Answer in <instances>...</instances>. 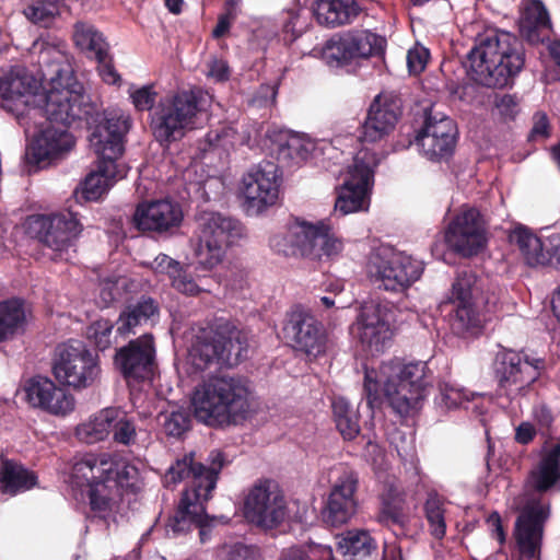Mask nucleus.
<instances>
[{
  "label": "nucleus",
  "instance_id": "obj_6",
  "mask_svg": "<svg viewBox=\"0 0 560 560\" xmlns=\"http://www.w3.org/2000/svg\"><path fill=\"white\" fill-rule=\"evenodd\" d=\"M417 363L395 358L383 362L378 373L365 370L363 394L371 409L387 404L400 417H407L420 400V376Z\"/></svg>",
  "mask_w": 560,
  "mask_h": 560
},
{
  "label": "nucleus",
  "instance_id": "obj_47",
  "mask_svg": "<svg viewBox=\"0 0 560 560\" xmlns=\"http://www.w3.org/2000/svg\"><path fill=\"white\" fill-rule=\"evenodd\" d=\"M164 433L174 439H182L192 424V416L189 409L178 408L160 415Z\"/></svg>",
  "mask_w": 560,
  "mask_h": 560
},
{
  "label": "nucleus",
  "instance_id": "obj_41",
  "mask_svg": "<svg viewBox=\"0 0 560 560\" xmlns=\"http://www.w3.org/2000/svg\"><path fill=\"white\" fill-rule=\"evenodd\" d=\"M72 39L77 47L94 58H103L108 44L103 34L91 23L78 21L73 25Z\"/></svg>",
  "mask_w": 560,
  "mask_h": 560
},
{
  "label": "nucleus",
  "instance_id": "obj_31",
  "mask_svg": "<svg viewBox=\"0 0 560 560\" xmlns=\"http://www.w3.org/2000/svg\"><path fill=\"white\" fill-rule=\"evenodd\" d=\"M386 40L370 31L348 34L327 45L328 58L339 66L348 65L359 58L381 56L385 51Z\"/></svg>",
  "mask_w": 560,
  "mask_h": 560
},
{
  "label": "nucleus",
  "instance_id": "obj_40",
  "mask_svg": "<svg viewBox=\"0 0 560 560\" xmlns=\"http://www.w3.org/2000/svg\"><path fill=\"white\" fill-rule=\"evenodd\" d=\"M510 242L518 247L527 265L538 266L548 261L541 240L528 229L515 228L510 234Z\"/></svg>",
  "mask_w": 560,
  "mask_h": 560
},
{
  "label": "nucleus",
  "instance_id": "obj_60",
  "mask_svg": "<svg viewBox=\"0 0 560 560\" xmlns=\"http://www.w3.org/2000/svg\"><path fill=\"white\" fill-rule=\"evenodd\" d=\"M442 85H443V80H442L441 75L428 77L425 79V82L424 83L422 82V90H428V91L432 92L431 97L428 100V102L430 103L429 108L434 109V105L436 104L439 96L441 94L440 88Z\"/></svg>",
  "mask_w": 560,
  "mask_h": 560
},
{
  "label": "nucleus",
  "instance_id": "obj_10",
  "mask_svg": "<svg viewBox=\"0 0 560 560\" xmlns=\"http://www.w3.org/2000/svg\"><path fill=\"white\" fill-rule=\"evenodd\" d=\"M270 248L285 257H307L322 259L338 256L343 243L336 237L324 222L312 224L306 221H295L285 231L272 235L269 240Z\"/></svg>",
  "mask_w": 560,
  "mask_h": 560
},
{
  "label": "nucleus",
  "instance_id": "obj_22",
  "mask_svg": "<svg viewBox=\"0 0 560 560\" xmlns=\"http://www.w3.org/2000/svg\"><path fill=\"white\" fill-rule=\"evenodd\" d=\"M402 114V100L396 91H382L371 102L360 139L374 143L387 137Z\"/></svg>",
  "mask_w": 560,
  "mask_h": 560
},
{
  "label": "nucleus",
  "instance_id": "obj_38",
  "mask_svg": "<svg viewBox=\"0 0 560 560\" xmlns=\"http://www.w3.org/2000/svg\"><path fill=\"white\" fill-rule=\"evenodd\" d=\"M36 89V81L28 75L23 67L2 70L0 74V96L5 101H14Z\"/></svg>",
  "mask_w": 560,
  "mask_h": 560
},
{
  "label": "nucleus",
  "instance_id": "obj_53",
  "mask_svg": "<svg viewBox=\"0 0 560 560\" xmlns=\"http://www.w3.org/2000/svg\"><path fill=\"white\" fill-rule=\"evenodd\" d=\"M435 400L443 410H450L462 406L465 400H468V397L463 389L450 384H442L439 387V396L435 397Z\"/></svg>",
  "mask_w": 560,
  "mask_h": 560
},
{
  "label": "nucleus",
  "instance_id": "obj_13",
  "mask_svg": "<svg viewBox=\"0 0 560 560\" xmlns=\"http://www.w3.org/2000/svg\"><path fill=\"white\" fill-rule=\"evenodd\" d=\"M366 271L373 284L390 292H405L418 279L409 257L388 247L371 253Z\"/></svg>",
  "mask_w": 560,
  "mask_h": 560
},
{
  "label": "nucleus",
  "instance_id": "obj_5",
  "mask_svg": "<svg viewBox=\"0 0 560 560\" xmlns=\"http://www.w3.org/2000/svg\"><path fill=\"white\" fill-rule=\"evenodd\" d=\"M197 421L223 428L245 420L250 409L247 382L238 376H212L198 384L191 395Z\"/></svg>",
  "mask_w": 560,
  "mask_h": 560
},
{
  "label": "nucleus",
  "instance_id": "obj_48",
  "mask_svg": "<svg viewBox=\"0 0 560 560\" xmlns=\"http://www.w3.org/2000/svg\"><path fill=\"white\" fill-rule=\"evenodd\" d=\"M481 325V319L474 310L471 302H458V305L451 318L452 330L459 336L468 332H476Z\"/></svg>",
  "mask_w": 560,
  "mask_h": 560
},
{
  "label": "nucleus",
  "instance_id": "obj_35",
  "mask_svg": "<svg viewBox=\"0 0 560 560\" xmlns=\"http://www.w3.org/2000/svg\"><path fill=\"white\" fill-rule=\"evenodd\" d=\"M361 11L357 0H319L315 15L320 25L335 28L351 24Z\"/></svg>",
  "mask_w": 560,
  "mask_h": 560
},
{
  "label": "nucleus",
  "instance_id": "obj_63",
  "mask_svg": "<svg viewBox=\"0 0 560 560\" xmlns=\"http://www.w3.org/2000/svg\"><path fill=\"white\" fill-rule=\"evenodd\" d=\"M100 296L105 305H109L118 298V289L114 281H104L101 285Z\"/></svg>",
  "mask_w": 560,
  "mask_h": 560
},
{
  "label": "nucleus",
  "instance_id": "obj_29",
  "mask_svg": "<svg viewBox=\"0 0 560 560\" xmlns=\"http://www.w3.org/2000/svg\"><path fill=\"white\" fill-rule=\"evenodd\" d=\"M25 395L32 407L54 416H67L75 406V399L70 393L58 387L50 378L39 375L28 380Z\"/></svg>",
  "mask_w": 560,
  "mask_h": 560
},
{
  "label": "nucleus",
  "instance_id": "obj_9",
  "mask_svg": "<svg viewBox=\"0 0 560 560\" xmlns=\"http://www.w3.org/2000/svg\"><path fill=\"white\" fill-rule=\"evenodd\" d=\"M246 352L247 342L241 330L228 320H218L196 335L190 358L197 370L205 371L212 365H237Z\"/></svg>",
  "mask_w": 560,
  "mask_h": 560
},
{
  "label": "nucleus",
  "instance_id": "obj_36",
  "mask_svg": "<svg viewBox=\"0 0 560 560\" xmlns=\"http://www.w3.org/2000/svg\"><path fill=\"white\" fill-rule=\"evenodd\" d=\"M37 475L20 463L2 459L0 465V491L3 494L16 495L37 486Z\"/></svg>",
  "mask_w": 560,
  "mask_h": 560
},
{
  "label": "nucleus",
  "instance_id": "obj_8",
  "mask_svg": "<svg viewBox=\"0 0 560 560\" xmlns=\"http://www.w3.org/2000/svg\"><path fill=\"white\" fill-rule=\"evenodd\" d=\"M207 95L200 89L179 91L160 100L155 106L151 129L162 147L180 140L186 129L192 128L197 115L205 110Z\"/></svg>",
  "mask_w": 560,
  "mask_h": 560
},
{
  "label": "nucleus",
  "instance_id": "obj_43",
  "mask_svg": "<svg viewBox=\"0 0 560 560\" xmlns=\"http://www.w3.org/2000/svg\"><path fill=\"white\" fill-rule=\"evenodd\" d=\"M112 415L110 408L101 410L94 418L77 427V438L86 444L105 440L110 433Z\"/></svg>",
  "mask_w": 560,
  "mask_h": 560
},
{
  "label": "nucleus",
  "instance_id": "obj_50",
  "mask_svg": "<svg viewBox=\"0 0 560 560\" xmlns=\"http://www.w3.org/2000/svg\"><path fill=\"white\" fill-rule=\"evenodd\" d=\"M444 501L436 494L430 493L425 502V517L429 532L435 539H442L446 532L444 517Z\"/></svg>",
  "mask_w": 560,
  "mask_h": 560
},
{
  "label": "nucleus",
  "instance_id": "obj_37",
  "mask_svg": "<svg viewBox=\"0 0 560 560\" xmlns=\"http://www.w3.org/2000/svg\"><path fill=\"white\" fill-rule=\"evenodd\" d=\"M65 0H26L22 13L34 25L51 28L61 16Z\"/></svg>",
  "mask_w": 560,
  "mask_h": 560
},
{
  "label": "nucleus",
  "instance_id": "obj_15",
  "mask_svg": "<svg viewBox=\"0 0 560 560\" xmlns=\"http://www.w3.org/2000/svg\"><path fill=\"white\" fill-rule=\"evenodd\" d=\"M331 489L323 511L324 521L337 527L348 523L357 513L359 474L351 466L339 463L331 469Z\"/></svg>",
  "mask_w": 560,
  "mask_h": 560
},
{
  "label": "nucleus",
  "instance_id": "obj_3",
  "mask_svg": "<svg viewBox=\"0 0 560 560\" xmlns=\"http://www.w3.org/2000/svg\"><path fill=\"white\" fill-rule=\"evenodd\" d=\"M560 481V443L547 451L539 465L533 469L526 482V492L515 503L521 510L515 523L514 536L520 552L528 558H538L544 535V524L549 509L535 493H542Z\"/></svg>",
  "mask_w": 560,
  "mask_h": 560
},
{
  "label": "nucleus",
  "instance_id": "obj_20",
  "mask_svg": "<svg viewBox=\"0 0 560 560\" xmlns=\"http://www.w3.org/2000/svg\"><path fill=\"white\" fill-rule=\"evenodd\" d=\"M445 242L462 257L478 255L487 244L486 224L479 210L466 208L456 214L448 224Z\"/></svg>",
  "mask_w": 560,
  "mask_h": 560
},
{
  "label": "nucleus",
  "instance_id": "obj_58",
  "mask_svg": "<svg viewBox=\"0 0 560 560\" xmlns=\"http://www.w3.org/2000/svg\"><path fill=\"white\" fill-rule=\"evenodd\" d=\"M225 560H260L258 548L243 544L234 545Z\"/></svg>",
  "mask_w": 560,
  "mask_h": 560
},
{
  "label": "nucleus",
  "instance_id": "obj_61",
  "mask_svg": "<svg viewBox=\"0 0 560 560\" xmlns=\"http://www.w3.org/2000/svg\"><path fill=\"white\" fill-rule=\"evenodd\" d=\"M236 15H230L228 12L224 11V13L220 14L218 18V23L212 31V35L215 38H220L224 36L230 27L233 21L236 19Z\"/></svg>",
  "mask_w": 560,
  "mask_h": 560
},
{
  "label": "nucleus",
  "instance_id": "obj_49",
  "mask_svg": "<svg viewBox=\"0 0 560 560\" xmlns=\"http://www.w3.org/2000/svg\"><path fill=\"white\" fill-rule=\"evenodd\" d=\"M272 151L276 152L277 161L284 165L303 160L306 154V149L301 139L288 133L279 135V140Z\"/></svg>",
  "mask_w": 560,
  "mask_h": 560
},
{
  "label": "nucleus",
  "instance_id": "obj_4",
  "mask_svg": "<svg viewBox=\"0 0 560 560\" xmlns=\"http://www.w3.org/2000/svg\"><path fill=\"white\" fill-rule=\"evenodd\" d=\"M471 79L487 88H504L520 73L525 55L518 38L508 32L489 28L478 34L468 54Z\"/></svg>",
  "mask_w": 560,
  "mask_h": 560
},
{
  "label": "nucleus",
  "instance_id": "obj_30",
  "mask_svg": "<svg viewBox=\"0 0 560 560\" xmlns=\"http://www.w3.org/2000/svg\"><path fill=\"white\" fill-rule=\"evenodd\" d=\"M132 221L139 231L162 234L180 225L183 211L179 203L170 199L153 200L138 205Z\"/></svg>",
  "mask_w": 560,
  "mask_h": 560
},
{
  "label": "nucleus",
  "instance_id": "obj_51",
  "mask_svg": "<svg viewBox=\"0 0 560 560\" xmlns=\"http://www.w3.org/2000/svg\"><path fill=\"white\" fill-rule=\"evenodd\" d=\"M116 326L107 318H100L92 322L85 331L88 340L100 351L107 350L114 343L113 329Z\"/></svg>",
  "mask_w": 560,
  "mask_h": 560
},
{
  "label": "nucleus",
  "instance_id": "obj_27",
  "mask_svg": "<svg viewBox=\"0 0 560 560\" xmlns=\"http://www.w3.org/2000/svg\"><path fill=\"white\" fill-rule=\"evenodd\" d=\"M74 145L73 136L65 127L52 124L36 135L26 147L27 164L38 168L48 166L54 160L69 152Z\"/></svg>",
  "mask_w": 560,
  "mask_h": 560
},
{
  "label": "nucleus",
  "instance_id": "obj_14",
  "mask_svg": "<svg viewBox=\"0 0 560 560\" xmlns=\"http://www.w3.org/2000/svg\"><path fill=\"white\" fill-rule=\"evenodd\" d=\"M378 165L375 152L360 150L349 166L347 175L340 187L335 207L342 214L362 210L369 191L374 182V171Z\"/></svg>",
  "mask_w": 560,
  "mask_h": 560
},
{
  "label": "nucleus",
  "instance_id": "obj_25",
  "mask_svg": "<svg viewBox=\"0 0 560 560\" xmlns=\"http://www.w3.org/2000/svg\"><path fill=\"white\" fill-rule=\"evenodd\" d=\"M422 150L432 160L450 156L456 144L457 127L453 119L433 108H424Z\"/></svg>",
  "mask_w": 560,
  "mask_h": 560
},
{
  "label": "nucleus",
  "instance_id": "obj_62",
  "mask_svg": "<svg viewBox=\"0 0 560 560\" xmlns=\"http://www.w3.org/2000/svg\"><path fill=\"white\" fill-rule=\"evenodd\" d=\"M549 122L546 114L537 113L534 116V126L532 129V137L545 138L548 136Z\"/></svg>",
  "mask_w": 560,
  "mask_h": 560
},
{
  "label": "nucleus",
  "instance_id": "obj_46",
  "mask_svg": "<svg viewBox=\"0 0 560 560\" xmlns=\"http://www.w3.org/2000/svg\"><path fill=\"white\" fill-rule=\"evenodd\" d=\"M113 419L110 420V433L113 441L117 444L129 446L137 440V429L133 419L129 418L119 408H110Z\"/></svg>",
  "mask_w": 560,
  "mask_h": 560
},
{
  "label": "nucleus",
  "instance_id": "obj_33",
  "mask_svg": "<svg viewBox=\"0 0 560 560\" xmlns=\"http://www.w3.org/2000/svg\"><path fill=\"white\" fill-rule=\"evenodd\" d=\"M127 166L124 163H114L97 160L96 167L92 170L75 191L78 200H98L118 179L127 175Z\"/></svg>",
  "mask_w": 560,
  "mask_h": 560
},
{
  "label": "nucleus",
  "instance_id": "obj_12",
  "mask_svg": "<svg viewBox=\"0 0 560 560\" xmlns=\"http://www.w3.org/2000/svg\"><path fill=\"white\" fill-rule=\"evenodd\" d=\"M100 372L97 354L83 341L71 339L56 348L52 374L60 384L84 389L93 385Z\"/></svg>",
  "mask_w": 560,
  "mask_h": 560
},
{
  "label": "nucleus",
  "instance_id": "obj_55",
  "mask_svg": "<svg viewBox=\"0 0 560 560\" xmlns=\"http://www.w3.org/2000/svg\"><path fill=\"white\" fill-rule=\"evenodd\" d=\"M156 92L151 85L142 86L131 94L132 103L138 110H150L155 103Z\"/></svg>",
  "mask_w": 560,
  "mask_h": 560
},
{
  "label": "nucleus",
  "instance_id": "obj_59",
  "mask_svg": "<svg viewBox=\"0 0 560 560\" xmlns=\"http://www.w3.org/2000/svg\"><path fill=\"white\" fill-rule=\"evenodd\" d=\"M209 78H212L217 82H225L230 79L231 70L228 61L223 59L213 58L208 62Z\"/></svg>",
  "mask_w": 560,
  "mask_h": 560
},
{
  "label": "nucleus",
  "instance_id": "obj_1",
  "mask_svg": "<svg viewBox=\"0 0 560 560\" xmlns=\"http://www.w3.org/2000/svg\"><path fill=\"white\" fill-rule=\"evenodd\" d=\"M207 465L197 462L195 454H185L177 459L166 471L167 482L177 483L187 480L182 498L170 517L167 527L174 534H186L192 528H199L201 541L206 540L212 518L207 514V502L212 498L219 475L228 464L225 455L219 450L210 452Z\"/></svg>",
  "mask_w": 560,
  "mask_h": 560
},
{
  "label": "nucleus",
  "instance_id": "obj_54",
  "mask_svg": "<svg viewBox=\"0 0 560 560\" xmlns=\"http://www.w3.org/2000/svg\"><path fill=\"white\" fill-rule=\"evenodd\" d=\"M172 287L178 292L195 295L199 292V287L196 281L184 270L180 266L178 272L171 278Z\"/></svg>",
  "mask_w": 560,
  "mask_h": 560
},
{
  "label": "nucleus",
  "instance_id": "obj_56",
  "mask_svg": "<svg viewBox=\"0 0 560 560\" xmlns=\"http://www.w3.org/2000/svg\"><path fill=\"white\" fill-rule=\"evenodd\" d=\"M152 268L156 273H165L171 279L180 269V264L165 254H159L152 262Z\"/></svg>",
  "mask_w": 560,
  "mask_h": 560
},
{
  "label": "nucleus",
  "instance_id": "obj_57",
  "mask_svg": "<svg viewBox=\"0 0 560 560\" xmlns=\"http://www.w3.org/2000/svg\"><path fill=\"white\" fill-rule=\"evenodd\" d=\"M98 63V71L104 82L107 84H115L120 80V75L112 63V58L108 55V50L104 52V57L95 58Z\"/></svg>",
  "mask_w": 560,
  "mask_h": 560
},
{
  "label": "nucleus",
  "instance_id": "obj_2",
  "mask_svg": "<svg viewBox=\"0 0 560 560\" xmlns=\"http://www.w3.org/2000/svg\"><path fill=\"white\" fill-rule=\"evenodd\" d=\"M138 468L106 453H85L71 470L70 485L77 497L88 498L91 511L101 515L112 510V502L140 490Z\"/></svg>",
  "mask_w": 560,
  "mask_h": 560
},
{
  "label": "nucleus",
  "instance_id": "obj_18",
  "mask_svg": "<svg viewBox=\"0 0 560 560\" xmlns=\"http://www.w3.org/2000/svg\"><path fill=\"white\" fill-rule=\"evenodd\" d=\"M282 330L296 351L314 358L326 352L327 332L323 323L301 305L287 314Z\"/></svg>",
  "mask_w": 560,
  "mask_h": 560
},
{
  "label": "nucleus",
  "instance_id": "obj_19",
  "mask_svg": "<svg viewBox=\"0 0 560 560\" xmlns=\"http://www.w3.org/2000/svg\"><path fill=\"white\" fill-rule=\"evenodd\" d=\"M85 125L89 128L93 127L89 140L97 160L120 163L119 159L125 151V138L131 125L129 117L114 112H100L97 121Z\"/></svg>",
  "mask_w": 560,
  "mask_h": 560
},
{
  "label": "nucleus",
  "instance_id": "obj_23",
  "mask_svg": "<svg viewBox=\"0 0 560 560\" xmlns=\"http://www.w3.org/2000/svg\"><path fill=\"white\" fill-rule=\"evenodd\" d=\"M540 360L529 362L513 350L502 349L494 358L493 371L499 389L506 396L518 394L538 376Z\"/></svg>",
  "mask_w": 560,
  "mask_h": 560
},
{
  "label": "nucleus",
  "instance_id": "obj_17",
  "mask_svg": "<svg viewBox=\"0 0 560 560\" xmlns=\"http://www.w3.org/2000/svg\"><path fill=\"white\" fill-rule=\"evenodd\" d=\"M155 357L154 337L145 332L116 349L113 363L126 382L139 383L153 377Z\"/></svg>",
  "mask_w": 560,
  "mask_h": 560
},
{
  "label": "nucleus",
  "instance_id": "obj_42",
  "mask_svg": "<svg viewBox=\"0 0 560 560\" xmlns=\"http://www.w3.org/2000/svg\"><path fill=\"white\" fill-rule=\"evenodd\" d=\"M24 322L25 311L21 300L0 302V342L13 338Z\"/></svg>",
  "mask_w": 560,
  "mask_h": 560
},
{
  "label": "nucleus",
  "instance_id": "obj_21",
  "mask_svg": "<svg viewBox=\"0 0 560 560\" xmlns=\"http://www.w3.org/2000/svg\"><path fill=\"white\" fill-rule=\"evenodd\" d=\"M271 487L270 480H259L250 488L244 501L246 518L265 528L277 527L287 516L283 494Z\"/></svg>",
  "mask_w": 560,
  "mask_h": 560
},
{
  "label": "nucleus",
  "instance_id": "obj_64",
  "mask_svg": "<svg viewBox=\"0 0 560 560\" xmlns=\"http://www.w3.org/2000/svg\"><path fill=\"white\" fill-rule=\"evenodd\" d=\"M420 43L416 42L415 46L407 54V67L410 74L418 75L420 73Z\"/></svg>",
  "mask_w": 560,
  "mask_h": 560
},
{
  "label": "nucleus",
  "instance_id": "obj_7",
  "mask_svg": "<svg viewBox=\"0 0 560 560\" xmlns=\"http://www.w3.org/2000/svg\"><path fill=\"white\" fill-rule=\"evenodd\" d=\"M44 114L50 124L65 128L77 122L93 124L100 118L98 106L84 93V88L73 71L60 66H57L49 78Z\"/></svg>",
  "mask_w": 560,
  "mask_h": 560
},
{
  "label": "nucleus",
  "instance_id": "obj_11",
  "mask_svg": "<svg viewBox=\"0 0 560 560\" xmlns=\"http://www.w3.org/2000/svg\"><path fill=\"white\" fill-rule=\"evenodd\" d=\"M198 264L211 270L222 262L225 250L244 235L243 224L229 215L215 211H201L196 217Z\"/></svg>",
  "mask_w": 560,
  "mask_h": 560
},
{
  "label": "nucleus",
  "instance_id": "obj_52",
  "mask_svg": "<svg viewBox=\"0 0 560 560\" xmlns=\"http://www.w3.org/2000/svg\"><path fill=\"white\" fill-rule=\"evenodd\" d=\"M345 548L346 555L355 559H363L376 549V542L368 532L361 530L355 534H349L345 539Z\"/></svg>",
  "mask_w": 560,
  "mask_h": 560
},
{
  "label": "nucleus",
  "instance_id": "obj_26",
  "mask_svg": "<svg viewBox=\"0 0 560 560\" xmlns=\"http://www.w3.org/2000/svg\"><path fill=\"white\" fill-rule=\"evenodd\" d=\"M74 145L73 136L65 127L52 124L36 135L26 147L27 164L38 168L48 166L54 160L69 152Z\"/></svg>",
  "mask_w": 560,
  "mask_h": 560
},
{
  "label": "nucleus",
  "instance_id": "obj_24",
  "mask_svg": "<svg viewBox=\"0 0 560 560\" xmlns=\"http://www.w3.org/2000/svg\"><path fill=\"white\" fill-rule=\"evenodd\" d=\"M281 173L277 163L264 160L243 177V192L248 208L261 212L273 206L279 197Z\"/></svg>",
  "mask_w": 560,
  "mask_h": 560
},
{
  "label": "nucleus",
  "instance_id": "obj_44",
  "mask_svg": "<svg viewBox=\"0 0 560 560\" xmlns=\"http://www.w3.org/2000/svg\"><path fill=\"white\" fill-rule=\"evenodd\" d=\"M377 521L386 526L404 527L406 515L402 512V500L390 489L381 495V508L377 513Z\"/></svg>",
  "mask_w": 560,
  "mask_h": 560
},
{
  "label": "nucleus",
  "instance_id": "obj_39",
  "mask_svg": "<svg viewBox=\"0 0 560 560\" xmlns=\"http://www.w3.org/2000/svg\"><path fill=\"white\" fill-rule=\"evenodd\" d=\"M331 409L336 428L342 438L347 441L354 440L361 431L358 410L341 396L332 398Z\"/></svg>",
  "mask_w": 560,
  "mask_h": 560
},
{
  "label": "nucleus",
  "instance_id": "obj_28",
  "mask_svg": "<svg viewBox=\"0 0 560 560\" xmlns=\"http://www.w3.org/2000/svg\"><path fill=\"white\" fill-rule=\"evenodd\" d=\"M390 308L387 303L370 301L362 305L359 339L371 352L382 351L392 338Z\"/></svg>",
  "mask_w": 560,
  "mask_h": 560
},
{
  "label": "nucleus",
  "instance_id": "obj_16",
  "mask_svg": "<svg viewBox=\"0 0 560 560\" xmlns=\"http://www.w3.org/2000/svg\"><path fill=\"white\" fill-rule=\"evenodd\" d=\"M30 226L38 241L60 257L75 245L83 231L78 213L71 210L33 215L30 219Z\"/></svg>",
  "mask_w": 560,
  "mask_h": 560
},
{
  "label": "nucleus",
  "instance_id": "obj_45",
  "mask_svg": "<svg viewBox=\"0 0 560 560\" xmlns=\"http://www.w3.org/2000/svg\"><path fill=\"white\" fill-rule=\"evenodd\" d=\"M481 293L480 280L469 268L457 271L452 284V294L458 302H471Z\"/></svg>",
  "mask_w": 560,
  "mask_h": 560
},
{
  "label": "nucleus",
  "instance_id": "obj_34",
  "mask_svg": "<svg viewBox=\"0 0 560 560\" xmlns=\"http://www.w3.org/2000/svg\"><path fill=\"white\" fill-rule=\"evenodd\" d=\"M520 32L530 44L544 43L551 34L549 14L540 1H532L520 19Z\"/></svg>",
  "mask_w": 560,
  "mask_h": 560
},
{
  "label": "nucleus",
  "instance_id": "obj_32",
  "mask_svg": "<svg viewBox=\"0 0 560 560\" xmlns=\"http://www.w3.org/2000/svg\"><path fill=\"white\" fill-rule=\"evenodd\" d=\"M160 315L158 301L149 295H141L137 301L127 303L116 319V334L126 339L135 336L138 328L153 325Z\"/></svg>",
  "mask_w": 560,
  "mask_h": 560
}]
</instances>
